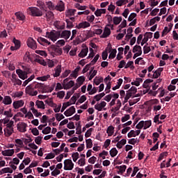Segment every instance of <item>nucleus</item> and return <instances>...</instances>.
Segmentation results:
<instances>
[{
	"mask_svg": "<svg viewBox=\"0 0 178 178\" xmlns=\"http://www.w3.org/2000/svg\"><path fill=\"white\" fill-rule=\"evenodd\" d=\"M37 84H38V83L35 82V83H32L28 86L25 88L26 94H28V95H31V97H35V95L38 94V92L34 90V88H36L35 86H37Z\"/></svg>",
	"mask_w": 178,
	"mask_h": 178,
	"instance_id": "obj_1",
	"label": "nucleus"
},
{
	"mask_svg": "<svg viewBox=\"0 0 178 178\" xmlns=\"http://www.w3.org/2000/svg\"><path fill=\"white\" fill-rule=\"evenodd\" d=\"M45 37L46 38H49L53 41V42H55L58 38H60V31H51V32H47Z\"/></svg>",
	"mask_w": 178,
	"mask_h": 178,
	"instance_id": "obj_2",
	"label": "nucleus"
},
{
	"mask_svg": "<svg viewBox=\"0 0 178 178\" xmlns=\"http://www.w3.org/2000/svg\"><path fill=\"white\" fill-rule=\"evenodd\" d=\"M27 12H29L31 16H33L36 17H40V16H42V12L38 8L29 7L27 9Z\"/></svg>",
	"mask_w": 178,
	"mask_h": 178,
	"instance_id": "obj_3",
	"label": "nucleus"
},
{
	"mask_svg": "<svg viewBox=\"0 0 178 178\" xmlns=\"http://www.w3.org/2000/svg\"><path fill=\"white\" fill-rule=\"evenodd\" d=\"M36 88H41L43 90V92H52L54 91V87H49L44 85V83H38L35 85Z\"/></svg>",
	"mask_w": 178,
	"mask_h": 178,
	"instance_id": "obj_4",
	"label": "nucleus"
},
{
	"mask_svg": "<svg viewBox=\"0 0 178 178\" xmlns=\"http://www.w3.org/2000/svg\"><path fill=\"white\" fill-rule=\"evenodd\" d=\"M74 163L71 159H65L64 161V170H73Z\"/></svg>",
	"mask_w": 178,
	"mask_h": 178,
	"instance_id": "obj_5",
	"label": "nucleus"
},
{
	"mask_svg": "<svg viewBox=\"0 0 178 178\" xmlns=\"http://www.w3.org/2000/svg\"><path fill=\"white\" fill-rule=\"evenodd\" d=\"M27 46L31 49H37V42L32 38H29L26 42Z\"/></svg>",
	"mask_w": 178,
	"mask_h": 178,
	"instance_id": "obj_6",
	"label": "nucleus"
},
{
	"mask_svg": "<svg viewBox=\"0 0 178 178\" xmlns=\"http://www.w3.org/2000/svg\"><path fill=\"white\" fill-rule=\"evenodd\" d=\"M17 129L20 133H26V131H27V124L25 122H19L17 125Z\"/></svg>",
	"mask_w": 178,
	"mask_h": 178,
	"instance_id": "obj_7",
	"label": "nucleus"
},
{
	"mask_svg": "<svg viewBox=\"0 0 178 178\" xmlns=\"http://www.w3.org/2000/svg\"><path fill=\"white\" fill-rule=\"evenodd\" d=\"M55 10H58V12L65 11V3L63 1L60 0L58 2L57 5L55 6Z\"/></svg>",
	"mask_w": 178,
	"mask_h": 178,
	"instance_id": "obj_8",
	"label": "nucleus"
},
{
	"mask_svg": "<svg viewBox=\"0 0 178 178\" xmlns=\"http://www.w3.org/2000/svg\"><path fill=\"white\" fill-rule=\"evenodd\" d=\"M51 49H52L53 52H55L56 55L59 56L61 54H63L62 48L56 46L55 44H52L50 46Z\"/></svg>",
	"mask_w": 178,
	"mask_h": 178,
	"instance_id": "obj_9",
	"label": "nucleus"
},
{
	"mask_svg": "<svg viewBox=\"0 0 178 178\" xmlns=\"http://www.w3.org/2000/svg\"><path fill=\"white\" fill-rule=\"evenodd\" d=\"M38 42H39L40 45H43V47H48V45H51V42L42 37L38 38Z\"/></svg>",
	"mask_w": 178,
	"mask_h": 178,
	"instance_id": "obj_10",
	"label": "nucleus"
},
{
	"mask_svg": "<svg viewBox=\"0 0 178 178\" xmlns=\"http://www.w3.org/2000/svg\"><path fill=\"white\" fill-rule=\"evenodd\" d=\"M16 73L22 80H26V79H27V72L26 71L17 70Z\"/></svg>",
	"mask_w": 178,
	"mask_h": 178,
	"instance_id": "obj_11",
	"label": "nucleus"
},
{
	"mask_svg": "<svg viewBox=\"0 0 178 178\" xmlns=\"http://www.w3.org/2000/svg\"><path fill=\"white\" fill-rule=\"evenodd\" d=\"M72 35V32L70 31H63L60 32V38H64L65 40H69Z\"/></svg>",
	"mask_w": 178,
	"mask_h": 178,
	"instance_id": "obj_12",
	"label": "nucleus"
},
{
	"mask_svg": "<svg viewBox=\"0 0 178 178\" xmlns=\"http://www.w3.org/2000/svg\"><path fill=\"white\" fill-rule=\"evenodd\" d=\"M74 113H76V108L73 106L64 112L65 116L67 117L72 116V115H74Z\"/></svg>",
	"mask_w": 178,
	"mask_h": 178,
	"instance_id": "obj_13",
	"label": "nucleus"
},
{
	"mask_svg": "<svg viewBox=\"0 0 178 178\" xmlns=\"http://www.w3.org/2000/svg\"><path fill=\"white\" fill-rule=\"evenodd\" d=\"M90 26H91V24L85 21L76 25V28L80 30V29H87V27H90Z\"/></svg>",
	"mask_w": 178,
	"mask_h": 178,
	"instance_id": "obj_14",
	"label": "nucleus"
},
{
	"mask_svg": "<svg viewBox=\"0 0 178 178\" xmlns=\"http://www.w3.org/2000/svg\"><path fill=\"white\" fill-rule=\"evenodd\" d=\"M13 105L15 109H19V108H22V106L24 105V102L23 100L15 101L13 102Z\"/></svg>",
	"mask_w": 178,
	"mask_h": 178,
	"instance_id": "obj_15",
	"label": "nucleus"
},
{
	"mask_svg": "<svg viewBox=\"0 0 178 178\" xmlns=\"http://www.w3.org/2000/svg\"><path fill=\"white\" fill-rule=\"evenodd\" d=\"M111 35V29L108 27L104 28L103 34L100 36V38H108Z\"/></svg>",
	"mask_w": 178,
	"mask_h": 178,
	"instance_id": "obj_16",
	"label": "nucleus"
},
{
	"mask_svg": "<svg viewBox=\"0 0 178 178\" xmlns=\"http://www.w3.org/2000/svg\"><path fill=\"white\" fill-rule=\"evenodd\" d=\"M3 156H12L15 154V149H6L1 152Z\"/></svg>",
	"mask_w": 178,
	"mask_h": 178,
	"instance_id": "obj_17",
	"label": "nucleus"
},
{
	"mask_svg": "<svg viewBox=\"0 0 178 178\" xmlns=\"http://www.w3.org/2000/svg\"><path fill=\"white\" fill-rule=\"evenodd\" d=\"M14 131H15L13 128L6 127L4 129V135L6 137H10L11 134H13Z\"/></svg>",
	"mask_w": 178,
	"mask_h": 178,
	"instance_id": "obj_18",
	"label": "nucleus"
},
{
	"mask_svg": "<svg viewBox=\"0 0 178 178\" xmlns=\"http://www.w3.org/2000/svg\"><path fill=\"white\" fill-rule=\"evenodd\" d=\"M74 81H70L67 83H63V87L64 90H70V88H72V87H74Z\"/></svg>",
	"mask_w": 178,
	"mask_h": 178,
	"instance_id": "obj_19",
	"label": "nucleus"
},
{
	"mask_svg": "<svg viewBox=\"0 0 178 178\" xmlns=\"http://www.w3.org/2000/svg\"><path fill=\"white\" fill-rule=\"evenodd\" d=\"M132 52L134 54H136V52H137L136 54H139L140 55H143V49L141 48V46L140 45H135L132 49Z\"/></svg>",
	"mask_w": 178,
	"mask_h": 178,
	"instance_id": "obj_20",
	"label": "nucleus"
},
{
	"mask_svg": "<svg viewBox=\"0 0 178 178\" xmlns=\"http://www.w3.org/2000/svg\"><path fill=\"white\" fill-rule=\"evenodd\" d=\"M60 73H62V65H58L55 69V74H54V76L59 77V76H60Z\"/></svg>",
	"mask_w": 178,
	"mask_h": 178,
	"instance_id": "obj_21",
	"label": "nucleus"
},
{
	"mask_svg": "<svg viewBox=\"0 0 178 178\" xmlns=\"http://www.w3.org/2000/svg\"><path fill=\"white\" fill-rule=\"evenodd\" d=\"M88 54V47H86L81 49V52L78 54V56H79V58H84L85 56H87Z\"/></svg>",
	"mask_w": 178,
	"mask_h": 178,
	"instance_id": "obj_22",
	"label": "nucleus"
},
{
	"mask_svg": "<svg viewBox=\"0 0 178 178\" xmlns=\"http://www.w3.org/2000/svg\"><path fill=\"white\" fill-rule=\"evenodd\" d=\"M3 104L4 105H10L12 104V97L10 96H5L3 99Z\"/></svg>",
	"mask_w": 178,
	"mask_h": 178,
	"instance_id": "obj_23",
	"label": "nucleus"
},
{
	"mask_svg": "<svg viewBox=\"0 0 178 178\" xmlns=\"http://www.w3.org/2000/svg\"><path fill=\"white\" fill-rule=\"evenodd\" d=\"M76 12H77L76 9H68L65 12V16L67 17H70V16H74V13H76Z\"/></svg>",
	"mask_w": 178,
	"mask_h": 178,
	"instance_id": "obj_24",
	"label": "nucleus"
},
{
	"mask_svg": "<svg viewBox=\"0 0 178 178\" xmlns=\"http://www.w3.org/2000/svg\"><path fill=\"white\" fill-rule=\"evenodd\" d=\"M35 106L37 108H38V109H45V104L42 101L37 100L35 102Z\"/></svg>",
	"mask_w": 178,
	"mask_h": 178,
	"instance_id": "obj_25",
	"label": "nucleus"
},
{
	"mask_svg": "<svg viewBox=\"0 0 178 178\" xmlns=\"http://www.w3.org/2000/svg\"><path fill=\"white\" fill-rule=\"evenodd\" d=\"M24 62H33L31 56H30V52H29V51L26 52L25 55L24 56Z\"/></svg>",
	"mask_w": 178,
	"mask_h": 178,
	"instance_id": "obj_26",
	"label": "nucleus"
},
{
	"mask_svg": "<svg viewBox=\"0 0 178 178\" xmlns=\"http://www.w3.org/2000/svg\"><path fill=\"white\" fill-rule=\"evenodd\" d=\"M15 15L18 20L23 21V20H24V19H26V16H24V14H23L20 12H17V13H15Z\"/></svg>",
	"mask_w": 178,
	"mask_h": 178,
	"instance_id": "obj_27",
	"label": "nucleus"
},
{
	"mask_svg": "<svg viewBox=\"0 0 178 178\" xmlns=\"http://www.w3.org/2000/svg\"><path fill=\"white\" fill-rule=\"evenodd\" d=\"M45 4L47 5L49 10H55V4L52 1H46Z\"/></svg>",
	"mask_w": 178,
	"mask_h": 178,
	"instance_id": "obj_28",
	"label": "nucleus"
},
{
	"mask_svg": "<svg viewBox=\"0 0 178 178\" xmlns=\"http://www.w3.org/2000/svg\"><path fill=\"white\" fill-rule=\"evenodd\" d=\"M115 132V127L111 125L107 128L106 133L109 136H113V133Z\"/></svg>",
	"mask_w": 178,
	"mask_h": 178,
	"instance_id": "obj_29",
	"label": "nucleus"
},
{
	"mask_svg": "<svg viewBox=\"0 0 178 178\" xmlns=\"http://www.w3.org/2000/svg\"><path fill=\"white\" fill-rule=\"evenodd\" d=\"M46 17L48 21L54 20V15L52 11H47L46 12Z\"/></svg>",
	"mask_w": 178,
	"mask_h": 178,
	"instance_id": "obj_30",
	"label": "nucleus"
},
{
	"mask_svg": "<svg viewBox=\"0 0 178 178\" xmlns=\"http://www.w3.org/2000/svg\"><path fill=\"white\" fill-rule=\"evenodd\" d=\"M122 20V17H114L113 18V22L115 26H118V24H120Z\"/></svg>",
	"mask_w": 178,
	"mask_h": 178,
	"instance_id": "obj_31",
	"label": "nucleus"
},
{
	"mask_svg": "<svg viewBox=\"0 0 178 178\" xmlns=\"http://www.w3.org/2000/svg\"><path fill=\"white\" fill-rule=\"evenodd\" d=\"M118 53V50H116V49H112V51H111L110 54H109V59H115V58H116V54Z\"/></svg>",
	"mask_w": 178,
	"mask_h": 178,
	"instance_id": "obj_32",
	"label": "nucleus"
},
{
	"mask_svg": "<svg viewBox=\"0 0 178 178\" xmlns=\"http://www.w3.org/2000/svg\"><path fill=\"white\" fill-rule=\"evenodd\" d=\"M46 104L49 105V106H51V108H57L58 105L54 103V101L52 99H49L45 101Z\"/></svg>",
	"mask_w": 178,
	"mask_h": 178,
	"instance_id": "obj_33",
	"label": "nucleus"
},
{
	"mask_svg": "<svg viewBox=\"0 0 178 178\" xmlns=\"http://www.w3.org/2000/svg\"><path fill=\"white\" fill-rule=\"evenodd\" d=\"M161 20L160 17H155L153 19H151L149 21V26H154V23H156V22H159Z\"/></svg>",
	"mask_w": 178,
	"mask_h": 178,
	"instance_id": "obj_34",
	"label": "nucleus"
},
{
	"mask_svg": "<svg viewBox=\"0 0 178 178\" xmlns=\"http://www.w3.org/2000/svg\"><path fill=\"white\" fill-rule=\"evenodd\" d=\"M34 77V75H31L28 79L25 80L22 84L23 87H26V86H27L30 83V81L33 80Z\"/></svg>",
	"mask_w": 178,
	"mask_h": 178,
	"instance_id": "obj_35",
	"label": "nucleus"
},
{
	"mask_svg": "<svg viewBox=\"0 0 178 178\" xmlns=\"http://www.w3.org/2000/svg\"><path fill=\"white\" fill-rule=\"evenodd\" d=\"M118 149H116L115 147H113L110 150V155L112 158H114V156H116L118 155Z\"/></svg>",
	"mask_w": 178,
	"mask_h": 178,
	"instance_id": "obj_36",
	"label": "nucleus"
},
{
	"mask_svg": "<svg viewBox=\"0 0 178 178\" xmlns=\"http://www.w3.org/2000/svg\"><path fill=\"white\" fill-rule=\"evenodd\" d=\"M140 143V140L137 138H131L128 140L129 144H131V145H134L135 144H138Z\"/></svg>",
	"mask_w": 178,
	"mask_h": 178,
	"instance_id": "obj_37",
	"label": "nucleus"
},
{
	"mask_svg": "<svg viewBox=\"0 0 178 178\" xmlns=\"http://www.w3.org/2000/svg\"><path fill=\"white\" fill-rule=\"evenodd\" d=\"M74 7L78 9V10H86L87 9V6H81L79 3H76Z\"/></svg>",
	"mask_w": 178,
	"mask_h": 178,
	"instance_id": "obj_38",
	"label": "nucleus"
},
{
	"mask_svg": "<svg viewBox=\"0 0 178 178\" xmlns=\"http://www.w3.org/2000/svg\"><path fill=\"white\" fill-rule=\"evenodd\" d=\"M76 81L79 84H81V86H83V83L86 81V77H84V76H79L76 79Z\"/></svg>",
	"mask_w": 178,
	"mask_h": 178,
	"instance_id": "obj_39",
	"label": "nucleus"
},
{
	"mask_svg": "<svg viewBox=\"0 0 178 178\" xmlns=\"http://www.w3.org/2000/svg\"><path fill=\"white\" fill-rule=\"evenodd\" d=\"M148 43H146V45L143 47V54H147L151 51V47H148Z\"/></svg>",
	"mask_w": 178,
	"mask_h": 178,
	"instance_id": "obj_40",
	"label": "nucleus"
},
{
	"mask_svg": "<svg viewBox=\"0 0 178 178\" xmlns=\"http://www.w3.org/2000/svg\"><path fill=\"white\" fill-rule=\"evenodd\" d=\"M65 22L67 23V29H72V27H74V25H73V22L70 21V19H65Z\"/></svg>",
	"mask_w": 178,
	"mask_h": 178,
	"instance_id": "obj_41",
	"label": "nucleus"
},
{
	"mask_svg": "<svg viewBox=\"0 0 178 178\" xmlns=\"http://www.w3.org/2000/svg\"><path fill=\"white\" fill-rule=\"evenodd\" d=\"M70 105H72V103H70V102L63 103V107L61 108V113L64 112L66 108H67V106H70Z\"/></svg>",
	"mask_w": 178,
	"mask_h": 178,
	"instance_id": "obj_42",
	"label": "nucleus"
},
{
	"mask_svg": "<svg viewBox=\"0 0 178 178\" xmlns=\"http://www.w3.org/2000/svg\"><path fill=\"white\" fill-rule=\"evenodd\" d=\"M32 112L35 118H40V116H42V113H38V110L35 108H32Z\"/></svg>",
	"mask_w": 178,
	"mask_h": 178,
	"instance_id": "obj_43",
	"label": "nucleus"
},
{
	"mask_svg": "<svg viewBox=\"0 0 178 178\" xmlns=\"http://www.w3.org/2000/svg\"><path fill=\"white\" fill-rule=\"evenodd\" d=\"M1 172L3 173H13V170H12L10 168H4L1 170Z\"/></svg>",
	"mask_w": 178,
	"mask_h": 178,
	"instance_id": "obj_44",
	"label": "nucleus"
},
{
	"mask_svg": "<svg viewBox=\"0 0 178 178\" xmlns=\"http://www.w3.org/2000/svg\"><path fill=\"white\" fill-rule=\"evenodd\" d=\"M92 131H94V128H90L89 129H88L85 134V137L86 138H88V137H90L91 133H92Z\"/></svg>",
	"mask_w": 178,
	"mask_h": 178,
	"instance_id": "obj_45",
	"label": "nucleus"
},
{
	"mask_svg": "<svg viewBox=\"0 0 178 178\" xmlns=\"http://www.w3.org/2000/svg\"><path fill=\"white\" fill-rule=\"evenodd\" d=\"M132 96L133 95H131V92H127V94L124 100V104H126V102H127V101H129V99H130V98H131Z\"/></svg>",
	"mask_w": 178,
	"mask_h": 178,
	"instance_id": "obj_46",
	"label": "nucleus"
},
{
	"mask_svg": "<svg viewBox=\"0 0 178 178\" xmlns=\"http://www.w3.org/2000/svg\"><path fill=\"white\" fill-rule=\"evenodd\" d=\"M87 100V97L86 95H82L80 99L78 100L76 105H79V104H83V102H85Z\"/></svg>",
	"mask_w": 178,
	"mask_h": 178,
	"instance_id": "obj_47",
	"label": "nucleus"
},
{
	"mask_svg": "<svg viewBox=\"0 0 178 178\" xmlns=\"http://www.w3.org/2000/svg\"><path fill=\"white\" fill-rule=\"evenodd\" d=\"M86 148H92V140L91 138L87 139L86 140Z\"/></svg>",
	"mask_w": 178,
	"mask_h": 178,
	"instance_id": "obj_48",
	"label": "nucleus"
},
{
	"mask_svg": "<svg viewBox=\"0 0 178 178\" xmlns=\"http://www.w3.org/2000/svg\"><path fill=\"white\" fill-rule=\"evenodd\" d=\"M13 42L15 44V47L17 49H19L20 48V41L19 40H17L15 38H13Z\"/></svg>",
	"mask_w": 178,
	"mask_h": 178,
	"instance_id": "obj_49",
	"label": "nucleus"
},
{
	"mask_svg": "<svg viewBox=\"0 0 178 178\" xmlns=\"http://www.w3.org/2000/svg\"><path fill=\"white\" fill-rule=\"evenodd\" d=\"M56 120H58V122H60L62 120V119H65V115H63V114L56 113Z\"/></svg>",
	"mask_w": 178,
	"mask_h": 178,
	"instance_id": "obj_50",
	"label": "nucleus"
},
{
	"mask_svg": "<svg viewBox=\"0 0 178 178\" xmlns=\"http://www.w3.org/2000/svg\"><path fill=\"white\" fill-rule=\"evenodd\" d=\"M3 115L7 116V118H12L13 116V114H12V109L10 108L9 111H4Z\"/></svg>",
	"mask_w": 178,
	"mask_h": 178,
	"instance_id": "obj_51",
	"label": "nucleus"
},
{
	"mask_svg": "<svg viewBox=\"0 0 178 178\" xmlns=\"http://www.w3.org/2000/svg\"><path fill=\"white\" fill-rule=\"evenodd\" d=\"M126 169H127V166L126 165H121V168H120V170L118 172V173H121V175H123L124 172H126Z\"/></svg>",
	"mask_w": 178,
	"mask_h": 178,
	"instance_id": "obj_52",
	"label": "nucleus"
},
{
	"mask_svg": "<svg viewBox=\"0 0 178 178\" xmlns=\"http://www.w3.org/2000/svg\"><path fill=\"white\" fill-rule=\"evenodd\" d=\"M79 152H74L72 154V158L74 162L77 161V159H79Z\"/></svg>",
	"mask_w": 178,
	"mask_h": 178,
	"instance_id": "obj_53",
	"label": "nucleus"
},
{
	"mask_svg": "<svg viewBox=\"0 0 178 178\" xmlns=\"http://www.w3.org/2000/svg\"><path fill=\"white\" fill-rule=\"evenodd\" d=\"M140 101V98L134 99L133 100L130 99L129 101V106H133V105H135V104H137Z\"/></svg>",
	"mask_w": 178,
	"mask_h": 178,
	"instance_id": "obj_54",
	"label": "nucleus"
},
{
	"mask_svg": "<svg viewBox=\"0 0 178 178\" xmlns=\"http://www.w3.org/2000/svg\"><path fill=\"white\" fill-rule=\"evenodd\" d=\"M152 124V122L151 120H147L145 122L144 124V129L146 130V129H149V127H151V125Z\"/></svg>",
	"mask_w": 178,
	"mask_h": 178,
	"instance_id": "obj_55",
	"label": "nucleus"
},
{
	"mask_svg": "<svg viewBox=\"0 0 178 178\" xmlns=\"http://www.w3.org/2000/svg\"><path fill=\"white\" fill-rule=\"evenodd\" d=\"M145 121H140L139 123L136 126V129H138V130H141L143 127H144Z\"/></svg>",
	"mask_w": 178,
	"mask_h": 178,
	"instance_id": "obj_56",
	"label": "nucleus"
},
{
	"mask_svg": "<svg viewBox=\"0 0 178 178\" xmlns=\"http://www.w3.org/2000/svg\"><path fill=\"white\" fill-rule=\"evenodd\" d=\"M102 81H104V79L102 78H99V79L95 78L94 79V83L95 84V86H99V84H101Z\"/></svg>",
	"mask_w": 178,
	"mask_h": 178,
	"instance_id": "obj_57",
	"label": "nucleus"
},
{
	"mask_svg": "<svg viewBox=\"0 0 178 178\" xmlns=\"http://www.w3.org/2000/svg\"><path fill=\"white\" fill-rule=\"evenodd\" d=\"M51 77L50 75L43 76H39L37 78L38 80H40V81H47V79H49Z\"/></svg>",
	"mask_w": 178,
	"mask_h": 178,
	"instance_id": "obj_58",
	"label": "nucleus"
},
{
	"mask_svg": "<svg viewBox=\"0 0 178 178\" xmlns=\"http://www.w3.org/2000/svg\"><path fill=\"white\" fill-rule=\"evenodd\" d=\"M127 92H131V95L134 94H136L137 92V88L136 86H132L128 91Z\"/></svg>",
	"mask_w": 178,
	"mask_h": 178,
	"instance_id": "obj_59",
	"label": "nucleus"
},
{
	"mask_svg": "<svg viewBox=\"0 0 178 178\" xmlns=\"http://www.w3.org/2000/svg\"><path fill=\"white\" fill-rule=\"evenodd\" d=\"M42 133L43 134H49V133H51V127H47L46 128H44L42 131Z\"/></svg>",
	"mask_w": 178,
	"mask_h": 178,
	"instance_id": "obj_60",
	"label": "nucleus"
},
{
	"mask_svg": "<svg viewBox=\"0 0 178 178\" xmlns=\"http://www.w3.org/2000/svg\"><path fill=\"white\" fill-rule=\"evenodd\" d=\"M127 136H128V138H131V137H136V131H134V130H131V131L128 133Z\"/></svg>",
	"mask_w": 178,
	"mask_h": 178,
	"instance_id": "obj_61",
	"label": "nucleus"
},
{
	"mask_svg": "<svg viewBox=\"0 0 178 178\" xmlns=\"http://www.w3.org/2000/svg\"><path fill=\"white\" fill-rule=\"evenodd\" d=\"M42 140V136H38L35 139V143L38 145H40L41 144V141Z\"/></svg>",
	"mask_w": 178,
	"mask_h": 178,
	"instance_id": "obj_62",
	"label": "nucleus"
},
{
	"mask_svg": "<svg viewBox=\"0 0 178 178\" xmlns=\"http://www.w3.org/2000/svg\"><path fill=\"white\" fill-rule=\"evenodd\" d=\"M35 52H36V54H38V55H41V56H47V52H45V51H42V50H36Z\"/></svg>",
	"mask_w": 178,
	"mask_h": 178,
	"instance_id": "obj_63",
	"label": "nucleus"
},
{
	"mask_svg": "<svg viewBox=\"0 0 178 178\" xmlns=\"http://www.w3.org/2000/svg\"><path fill=\"white\" fill-rule=\"evenodd\" d=\"M57 97L60 98V99H63V98L65 97V91H60L57 93Z\"/></svg>",
	"mask_w": 178,
	"mask_h": 178,
	"instance_id": "obj_64",
	"label": "nucleus"
}]
</instances>
